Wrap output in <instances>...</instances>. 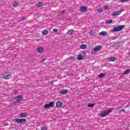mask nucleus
<instances>
[{
    "label": "nucleus",
    "instance_id": "obj_2",
    "mask_svg": "<svg viewBox=\"0 0 130 130\" xmlns=\"http://www.w3.org/2000/svg\"><path fill=\"white\" fill-rule=\"evenodd\" d=\"M22 99H23V96L21 95H18L13 99L12 102L14 104H18L19 102L22 101Z\"/></svg>",
    "mask_w": 130,
    "mask_h": 130
},
{
    "label": "nucleus",
    "instance_id": "obj_17",
    "mask_svg": "<svg viewBox=\"0 0 130 130\" xmlns=\"http://www.w3.org/2000/svg\"><path fill=\"white\" fill-rule=\"evenodd\" d=\"M80 48L81 49H86V48H87V45L85 44H82L80 46Z\"/></svg>",
    "mask_w": 130,
    "mask_h": 130
},
{
    "label": "nucleus",
    "instance_id": "obj_38",
    "mask_svg": "<svg viewBox=\"0 0 130 130\" xmlns=\"http://www.w3.org/2000/svg\"><path fill=\"white\" fill-rule=\"evenodd\" d=\"M121 112H124V109L121 110Z\"/></svg>",
    "mask_w": 130,
    "mask_h": 130
},
{
    "label": "nucleus",
    "instance_id": "obj_35",
    "mask_svg": "<svg viewBox=\"0 0 130 130\" xmlns=\"http://www.w3.org/2000/svg\"><path fill=\"white\" fill-rule=\"evenodd\" d=\"M112 40H115V39H116V38H114L113 37H112Z\"/></svg>",
    "mask_w": 130,
    "mask_h": 130
},
{
    "label": "nucleus",
    "instance_id": "obj_4",
    "mask_svg": "<svg viewBox=\"0 0 130 130\" xmlns=\"http://www.w3.org/2000/svg\"><path fill=\"white\" fill-rule=\"evenodd\" d=\"M54 104H55L54 102H51L49 103V104H46L44 106V108H45V109L50 108V107L53 108V107H54Z\"/></svg>",
    "mask_w": 130,
    "mask_h": 130
},
{
    "label": "nucleus",
    "instance_id": "obj_9",
    "mask_svg": "<svg viewBox=\"0 0 130 130\" xmlns=\"http://www.w3.org/2000/svg\"><path fill=\"white\" fill-rule=\"evenodd\" d=\"M69 92V90H68L67 89H62L61 90H60L59 91V94H62V95L64 94H67V93Z\"/></svg>",
    "mask_w": 130,
    "mask_h": 130
},
{
    "label": "nucleus",
    "instance_id": "obj_13",
    "mask_svg": "<svg viewBox=\"0 0 130 130\" xmlns=\"http://www.w3.org/2000/svg\"><path fill=\"white\" fill-rule=\"evenodd\" d=\"M37 8H41V7L43 6V3L42 2H39L38 4L36 5Z\"/></svg>",
    "mask_w": 130,
    "mask_h": 130
},
{
    "label": "nucleus",
    "instance_id": "obj_32",
    "mask_svg": "<svg viewBox=\"0 0 130 130\" xmlns=\"http://www.w3.org/2000/svg\"><path fill=\"white\" fill-rule=\"evenodd\" d=\"M94 32L93 31H90V35L91 36H93L94 35Z\"/></svg>",
    "mask_w": 130,
    "mask_h": 130
},
{
    "label": "nucleus",
    "instance_id": "obj_25",
    "mask_svg": "<svg viewBox=\"0 0 130 130\" xmlns=\"http://www.w3.org/2000/svg\"><path fill=\"white\" fill-rule=\"evenodd\" d=\"M113 46H117V47H119V42H116L114 45H113Z\"/></svg>",
    "mask_w": 130,
    "mask_h": 130
},
{
    "label": "nucleus",
    "instance_id": "obj_10",
    "mask_svg": "<svg viewBox=\"0 0 130 130\" xmlns=\"http://www.w3.org/2000/svg\"><path fill=\"white\" fill-rule=\"evenodd\" d=\"M102 48V46L100 45H98L93 48V50L94 51H99V50H100Z\"/></svg>",
    "mask_w": 130,
    "mask_h": 130
},
{
    "label": "nucleus",
    "instance_id": "obj_8",
    "mask_svg": "<svg viewBox=\"0 0 130 130\" xmlns=\"http://www.w3.org/2000/svg\"><path fill=\"white\" fill-rule=\"evenodd\" d=\"M83 56L82 55V54H79L78 57H77V59L78 60H82L83 59V57L85 58L86 57V52H83Z\"/></svg>",
    "mask_w": 130,
    "mask_h": 130
},
{
    "label": "nucleus",
    "instance_id": "obj_34",
    "mask_svg": "<svg viewBox=\"0 0 130 130\" xmlns=\"http://www.w3.org/2000/svg\"><path fill=\"white\" fill-rule=\"evenodd\" d=\"M128 57L130 58V51L128 52Z\"/></svg>",
    "mask_w": 130,
    "mask_h": 130
},
{
    "label": "nucleus",
    "instance_id": "obj_16",
    "mask_svg": "<svg viewBox=\"0 0 130 130\" xmlns=\"http://www.w3.org/2000/svg\"><path fill=\"white\" fill-rule=\"evenodd\" d=\"M73 33H74V30H73V29L69 30L68 31V34L69 35H73Z\"/></svg>",
    "mask_w": 130,
    "mask_h": 130
},
{
    "label": "nucleus",
    "instance_id": "obj_39",
    "mask_svg": "<svg viewBox=\"0 0 130 130\" xmlns=\"http://www.w3.org/2000/svg\"><path fill=\"white\" fill-rule=\"evenodd\" d=\"M61 14H64V11H62Z\"/></svg>",
    "mask_w": 130,
    "mask_h": 130
},
{
    "label": "nucleus",
    "instance_id": "obj_33",
    "mask_svg": "<svg viewBox=\"0 0 130 130\" xmlns=\"http://www.w3.org/2000/svg\"><path fill=\"white\" fill-rule=\"evenodd\" d=\"M53 32H57V29H53Z\"/></svg>",
    "mask_w": 130,
    "mask_h": 130
},
{
    "label": "nucleus",
    "instance_id": "obj_14",
    "mask_svg": "<svg viewBox=\"0 0 130 130\" xmlns=\"http://www.w3.org/2000/svg\"><path fill=\"white\" fill-rule=\"evenodd\" d=\"M99 35L102 36H106V35H107V32L102 31L99 33Z\"/></svg>",
    "mask_w": 130,
    "mask_h": 130
},
{
    "label": "nucleus",
    "instance_id": "obj_6",
    "mask_svg": "<svg viewBox=\"0 0 130 130\" xmlns=\"http://www.w3.org/2000/svg\"><path fill=\"white\" fill-rule=\"evenodd\" d=\"M11 77H12V76H11V73L7 72L4 74L3 78L4 80H8L10 79Z\"/></svg>",
    "mask_w": 130,
    "mask_h": 130
},
{
    "label": "nucleus",
    "instance_id": "obj_22",
    "mask_svg": "<svg viewBox=\"0 0 130 130\" xmlns=\"http://www.w3.org/2000/svg\"><path fill=\"white\" fill-rule=\"evenodd\" d=\"M103 77H105V74L101 73L99 75V78H103Z\"/></svg>",
    "mask_w": 130,
    "mask_h": 130
},
{
    "label": "nucleus",
    "instance_id": "obj_23",
    "mask_svg": "<svg viewBox=\"0 0 130 130\" xmlns=\"http://www.w3.org/2000/svg\"><path fill=\"white\" fill-rule=\"evenodd\" d=\"M116 59H117V58H116V57H113V58H110V61H115Z\"/></svg>",
    "mask_w": 130,
    "mask_h": 130
},
{
    "label": "nucleus",
    "instance_id": "obj_19",
    "mask_svg": "<svg viewBox=\"0 0 130 130\" xmlns=\"http://www.w3.org/2000/svg\"><path fill=\"white\" fill-rule=\"evenodd\" d=\"M43 35H47L48 34V30L45 29L42 31Z\"/></svg>",
    "mask_w": 130,
    "mask_h": 130
},
{
    "label": "nucleus",
    "instance_id": "obj_36",
    "mask_svg": "<svg viewBox=\"0 0 130 130\" xmlns=\"http://www.w3.org/2000/svg\"><path fill=\"white\" fill-rule=\"evenodd\" d=\"M46 58H44L42 60V62H43V61H44V60H46Z\"/></svg>",
    "mask_w": 130,
    "mask_h": 130
},
{
    "label": "nucleus",
    "instance_id": "obj_27",
    "mask_svg": "<svg viewBox=\"0 0 130 130\" xmlns=\"http://www.w3.org/2000/svg\"><path fill=\"white\" fill-rule=\"evenodd\" d=\"M111 23H113V20H108L107 24H111Z\"/></svg>",
    "mask_w": 130,
    "mask_h": 130
},
{
    "label": "nucleus",
    "instance_id": "obj_20",
    "mask_svg": "<svg viewBox=\"0 0 130 130\" xmlns=\"http://www.w3.org/2000/svg\"><path fill=\"white\" fill-rule=\"evenodd\" d=\"M27 116V113H22L20 114V117H26Z\"/></svg>",
    "mask_w": 130,
    "mask_h": 130
},
{
    "label": "nucleus",
    "instance_id": "obj_21",
    "mask_svg": "<svg viewBox=\"0 0 130 130\" xmlns=\"http://www.w3.org/2000/svg\"><path fill=\"white\" fill-rule=\"evenodd\" d=\"M94 104H91V103H89L87 105L88 107H90V108H92V107H94Z\"/></svg>",
    "mask_w": 130,
    "mask_h": 130
},
{
    "label": "nucleus",
    "instance_id": "obj_15",
    "mask_svg": "<svg viewBox=\"0 0 130 130\" xmlns=\"http://www.w3.org/2000/svg\"><path fill=\"white\" fill-rule=\"evenodd\" d=\"M130 72V69H127L126 71H124L123 75H128Z\"/></svg>",
    "mask_w": 130,
    "mask_h": 130
},
{
    "label": "nucleus",
    "instance_id": "obj_26",
    "mask_svg": "<svg viewBox=\"0 0 130 130\" xmlns=\"http://www.w3.org/2000/svg\"><path fill=\"white\" fill-rule=\"evenodd\" d=\"M41 130H47V126H44L41 127Z\"/></svg>",
    "mask_w": 130,
    "mask_h": 130
},
{
    "label": "nucleus",
    "instance_id": "obj_30",
    "mask_svg": "<svg viewBox=\"0 0 130 130\" xmlns=\"http://www.w3.org/2000/svg\"><path fill=\"white\" fill-rule=\"evenodd\" d=\"M69 59H72L73 60H74L75 59V57H74V56H71L69 58H68Z\"/></svg>",
    "mask_w": 130,
    "mask_h": 130
},
{
    "label": "nucleus",
    "instance_id": "obj_40",
    "mask_svg": "<svg viewBox=\"0 0 130 130\" xmlns=\"http://www.w3.org/2000/svg\"><path fill=\"white\" fill-rule=\"evenodd\" d=\"M53 82H54L53 81H51V84H53Z\"/></svg>",
    "mask_w": 130,
    "mask_h": 130
},
{
    "label": "nucleus",
    "instance_id": "obj_5",
    "mask_svg": "<svg viewBox=\"0 0 130 130\" xmlns=\"http://www.w3.org/2000/svg\"><path fill=\"white\" fill-rule=\"evenodd\" d=\"M122 12H124V10L120 9L119 10L114 11L112 13V16H113L114 17H116V16H119V15H120Z\"/></svg>",
    "mask_w": 130,
    "mask_h": 130
},
{
    "label": "nucleus",
    "instance_id": "obj_3",
    "mask_svg": "<svg viewBox=\"0 0 130 130\" xmlns=\"http://www.w3.org/2000/svg\"><path fill=\"white\" fill-rule=\"evenodd\" d=\"M124 27H125V25H119L116 27H114L112 30V32H118V31H120L122 30V29H124Z\"/></svg>",
    "mask_w": 130,
    "mask_h": 130
},
{
    "label": "nucleus",
    "instance_id": "obj_18",
    "mask_svg": "<svg viewBox=\"0 0 130 130\" xmlns=\"http://www.w3.org/2000/svg\"><path fill=\"white\" fill-rule=\"evenodd\" d=\"M44 50V49L43 47H39L38 48V52H42Z\"/></svg>",
    "mask_w": 130,
    "mask_h": 130
},
{
    "label": "nucleus",
    "instance_id": "obj_24",
    "mask_svg": "<svg viewBox=\"0 0 130 130\" xmlns=\"http://www.w3.org/2000/svg\"><path fill=\"white\" fill-rule=\"evenodd\" d=\"M19 6V3L17 2L14 3L13 5V7H18Z\"/></svg>",
    "mask_w": 130,
    "mask_h": 130
},
{
    "label": "nucleus",
    "instance_id": "obj_7",
    "mask_svg": "<svg viewBox=\"0 0 130 130\" xmlns=\"http://www.w3.org/2000/svg\"><path fill=\"white\" fill-rule=\"evenodd\" d=\"M15 119L16 122H18V123H23V122L25 123L27 122V120L26 119L15 118Z\"/></svg>",
    "mask_w": 130,
    "mask_h": 130
},
{
    "label": "nucleus",
    "instance_id": "obj_28",
    "mask_svg": "<svg viewBox=\"0 0 130 130\" xmlns=\"http://www.w3.org/2000/svg\"><path fill=\"white\" fill-rule=\"evenodd\" d=\"M97 11L98 13H102V12H103V10H102V8L99 9Z\"/></svg>",
    "mask_w": 130,
    "mask_h": 130
},
{
    "label": "nucleus",
    "instance_id": "obj_29",
    "mask_svg": "<svg viewBox=\"0 0 130 130\" xmlns=\"http://www.w3.org/2000/svg\"><path fill=\"white\" fill-rule=\"evenodd\" d=\"M104 10H105V11H106V10H108V7L106 5L104 6Z\"/></svg>",
    "mask_w": 130,
    "mask_h": 130
},
{
    "label": "nucleus",
    "instance_id": "obj_41",
    "mask_svg": "<svg viewBox=\"0 0 130 130\" xmlns=\"http://www.w3.org/2000/svg\"><path fill=\"white\" fill-rule=\"evenodd\" d=\"M69 76H73V74H70Z\"/></svg>",
    "mask_w": 130,
    "mask_h": 130
},
{
    "label": "nucleus",
    "instance_id": "obj_11",
    "mask_svg": "<svg viewBox=\"0 0 130 130\" xmlns=\"http://www.w3.org/2000/svg\"><path fill=\"white\" fill-rule=\"evenodd\" d=\"M61 105H62V103L60 101H58L56 103V106L58 108H59V107H61Z\"/></svg>",
    "mask_w": 130,
    "mask_h": 130
},
{
    "label": "nucleus",
    "instance_id": "obj_12",
    "mask_svg": "<svg viewBox=\"0 0 130 130\" xmlns=\"http://www.w3.org/2000/svg\"><path fill=\"white\" fill-rule=\"evenodd\" d=\"M81 12H86L87 11V7L86 6H81L80 7Z\"/></svg>",
    "mask_w": 130,
    "mask_h": 130
},
{
    "label": "nucleus",
    "instance_id": "obj_37",
    "mask_svg": "<svg viewBox=\"0 0 130 130\" xmlns=\"http://www.w3.org/2000/svg\"><path fill=\"white\" fill-rule=\"evenodd\" d=\"M25 19H26V18L25 17H23V18H22L21 19V20H22V21H23V20H25Z\"/></svg>",
    "mask_w": 130,
    "mask_h": 130
},
{
    "label": "nucleus",
    "instance_id": "obj_31",
    "mask_svg": "<svg viewBox=\"0 0 130 130\" xmlns=\"http://www.w3.org/2000/svg\"><path fill=\"white\" fill-rule=\"evenodd\" d=\"M121 3H126L128 2V0H121Z\"/></svg>",
    "mask_w": 130,
    "mask_h": 130
},
{
    "label": "nucleus",
    "instance_id": "obj_1",
    "mask_svg": "<svg viewBox=\"0 0 130 130\" xmlns=\"http://www.w3.org/2000/svg\"><path fill=\"white\" fill-rule=\"evenodd\" d=\"M111 112H112V108H109L106 111L102 112L99 114V115L101 116V117H105V116H107V115H108V114L111 113Z\"/></svg>",
    "mask_w": 130,
    "mask_h": 130
}]
</instances>
